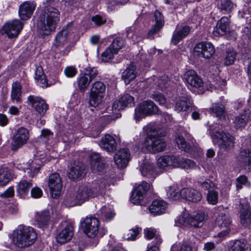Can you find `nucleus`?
<instances>
[{
  "instance_id": "f257e3e1",
  "label": "nucleus",
  "mask_w": 251,
  "mask_h": 251,
  "mask_svg": "<svg viewBox=\"0 0 251 251\" xmlns=\"http://www.w3.org/2000/svg\"><path fill=\"white\" fill-rule=\"evenodd\" d=\"M60 12L55 7L47 6L40 14L37 27L42 35H49L55 31L60 20Z\"/></svg>"
},
{
  "instance_id": "f03ea898",
  "label": "nucleus",
  "mask_w": 251,
  "mask_h": 251,
  "mask_svg": "<svg viewBox=\"0 0 251 251\" xmlns=\"http://www.w3.org/2000/svg\"><path fill=\"white\" fill-rule=\"evenodd\" d=\"M11 238L16 246L24 248L31 246L35 242L37 234L31 227L20 226L14 230Z\"/></svg>"
},
{
  "instance_id": "7ed1b4c3",
  "label": "nucleus",
  "mask_w": 251,
  "mask_h": 251,
  "mask_svg": "<svg viewBox=\"0 0 251 251\" xmlns=\"http://www.w3.org/2000/svg\"><path fill=\"white\" fill-rule=\"evenodd\" d=\"M206 217V215L201 212L194 213L191 215L184 213L177 218L175 224L178 226H190L195 227H200L204 224Z\"/></svg>"
},
{
  "instance_id": "20e7f679",
  "label": "nucleus",
  "mask_w": 251,
  "mask_h": 251,
  "mask_svg": "<svg viewBox=\"0 0 251 251\" xmlns=\"http://www.w3.org/2000/svg\"><path fill=\"white\" fill-rule=\"evenodd\" d=\"M84 232L90 238L101 237L105 233V230L100 231V223L98 219L93 216L86 217L81 222Z\"/></svg>"
},
{
  "instance_id": "39448f33",
  "label": "nucleus",
  "mask_w": 251,
  "mask_h": 251,
  "mask_svg": "<svg viewBox=\"0 0 251 251\" xmlns=\"http://www.w3.org/2000/svg\"><path fill=\"white\" fill-rule=\"evenodd\" d=\"M144 146L150 152L155 153L163 151L166 145L164 141L159 136L158 132L152 130L148 133Z\"/></svg>"
},
{
  "instance_id": "423d86ee",
  "label": "nucleus",
  "mask_w": 251,
  "mask_h": 251,
  "mask_svg": "<svg viewBox=\"0 0 251 251\" xmlns=\"http://www.w3.org/2000/svg\"><path fill=\"white\" fill-rule=\"evenodd\" d=\"M106 92V85L100 81H96L92 83L89 93V104L96 107L102 101Z\"/></svg>"
},
{
  "instance_id": "0eeeda50",
  "label": "nucleus",
  "mask_w": 251,
  "mask_h": 251,
  "mask_svg": "<svg viewBox=\"0 0 251 251\" xmlns=\"http://www.w3.org/2000/svg\"><path fill=\"white\" fill-rule=\"evenodd\" d=\"M157 105L151 100H147L141 102L135 110L134 119L139 121L143 116H149L157 114L158 112Z\"/></svg>"
},
{
  "instance_id": "6e6552de",
  "label": "nucleus",
  "mask_w": 251,
  "mask_h": 251,
  "mask_svg": "<svg viewBox=\"0 0 251 251\" xmlns=\"http://www.w3.org/2000/svg\"><path fill=\"white\" fill-rule=\"evenodd\" d=\"M48 186L51 197L54 199L58 198L60 195L63 186L62 179L58 173H54L49 176Z\"/></svg>"
},
{
  "instance_id": "1a4fd4ad",
  "label": "nucleus",
  "mask_w": 251,
  "mask_h": 251,
  "mask_svg": "<svg viewBox=\"0 0 251 251\" xmlns=\"http://www.w3.org/2000/svg\"><path fill=\"white\" fill-rule=\"evenodd\" d=\"M62 229L56 236V241L65 244L70 241L74 235V225L72 222H64L61 224Z\"/></svg>"
},
{
  "instance_id": "9d476101",
  "label": "nucleus",
  "mask_w": 251,
  "mask_h": 251,
  "mask_svg": "<svg viewBox=\"0 0 251 251\" xmlns=\"http://www.w3.org/2000/svg\"><path fill=\"white\" fill-rule=\"evenodd\" d=\"M29 138L28 130L23 127L19 128L13 138L11 144V150L13 151H17L27 143Z\"/></svg>"
},
{
  "instance_id": "9b49d317",
  "label": "nucleus",
  "mask_w": 251,
  "mask_h": 251,
  "mask_svg": "<svg viewBox=\"0 0 251 251\" xmlns=\"http://www.w3.org/2000/svg\"><path fill=\"white\" fill-rule=\"evenodd\" d=\"M194 52L195 54L198 56L209 58L215 53V49L211 43L201 42L195 46Z\"/></svg>"
},
{
  "instance_id": "f8f14e48",
  "label": "nucleus",
  "mask_w": 251,
  "mask_h": 251,
  "mask_svg": "<svg viewBox=\"0 0 251 251\" xmlns=\"http://www.w3.org/2000/svg\"><path fill=\"white\" fill-rule=\"evenodd\" d=\"M215 136L217 138V144L221 150L228 151L233 148L234 138L229 134L217 132Z\"/></svg>"
},
{
  "instance_id": "ddd939ff",
  "label": "nucleus",
  "mask_w": 251,
  "mask_h": 251,
  "mask_svg": "<svg viewBox=\"0 0 251 251\" xmlns=\"http://www.w3.org/2000/svg\"><path fill=\"white\" fill-rule=\"evenodd\" d=\"M180 157L174 155L161 156L157 160V165L160 169L163 170H167L171 167H179Z\"/></svg>"
},
{
  "instance_id": "4468645a",
  "label": "nucleus",
  "mask_w": 251,
  "mask_h": 251,
  "mask_svg": "<svg viewBox=\"0 0 251 251\" xmlns=\"http://www.w3.org/2000/svg\"><path fill=\"white\" fill-rule=\"evenodd\" d=\"M86 166L79 162H75L70 167L67 176L69 179L76 180L82 179L86 173Z\"/></svg>"
},
{
  "instance_id": "2eb2a0df",
  "label": "nucleus",
  "mask_w": 251,
  "mask_h": 251,
  "mask_svg": "<svg viewBox=\"0 0 251 251\" xmlns=\"http://www.w3.org/2000/svg\"><path fill=\"white\" fill-rule=\"evenodd\" d=\"M27 100L35 111L41 116H44L49 109L48 104L45 100L41 97L30 95L27 98Z\"/></svg>"
},
{
  "instance_id": "dca6fc26",
  "label": "nucleus",
  "mask_w": 251,
  "mask_h": 251,
  "mask_svg": "<svg viewBox=\"0 0 251 251\" xmlns=\"http://www.w3.org/2000/svg\"><path fill=\"white\" fill-rule=\"evenodd\" d=\"M151 187V184L145 181H143L135 189L131 197V202L135 204H140L144 199L148 191Z\"/></svg>"
},
{
  "instance_id": "f3484780",
  "label": "nucleus",
  "mask_w": 251,
  "mask_h": 251,
  "mask_svg": "<svg viewBox=\"0 0 251 251\" xmlns=\"http://www.w3.org/2000/svg\"><path fill=\"white\" fill-rule=\"evenodd\" d=\"M23 26V24L20 21L15 20L6 24L3 27V30L9 38H12L18 35Z\"/></svg>"
},
{
  "instance_id": "a211bd4d",
  "label": "nucleus",
  "mask_w": 251,
  "mask_h": 251,
  "mask_svg": "<svg viewBox=\"0 0 251 251\" xmlns=\"http://www.w3.org/2000/svg\"><path fill=\"white\" fill-rule=\"evenodd\" d=\"M114 159L118 168L122 169L126 167L130 160V152L128 149H120L115 154Z\"/></svg>"
},
{
  "instance_id": "6ab92c4d",
  "label": "nucleus",
  "mask_w": 251,
  "mask_h": 251,
  "mask_svg": "<svg viewBox=\"0 0 251 251\" xmlns=\"http://www.w3.org/2000/svg\"><path fill=\"white\" fill-rule=\"evenodd\" d=\"M90 166L92 172L97 173L102 171L105 168L104 158L97 153H93L90 156Z\"/></svg>"
},
{
  "instance_id": "aec40b11",
  "label": "nucleus",
  "mask_w": 251,
  "mask_h": 251,
  "mask_svg": "<svg viewBox=\"0 0 251 251\" xmlns=\"http://www.w3.org/2000/svg\"><path fill=\"white\" fill-rule=\"evenodd\" d=\"M182 198L192 202L200 201L202 198L201 194L192 188H184L181 189Z\"/></svg>"
},
{
  "instance_id": "412c9836",
  "label": "nucleus",
  "mask_w": 251,
  "mask_h": 251,
  "mask_svg": "<svg viewBox=\"0 0 251 251\" xmlns=\"http://www.w3.org/2000/svg\"><path fill=\"white\" fill-rule=\"evenodd\" d=\"M231 220L229 215L225 213H221L216 219V224L221 228H225L221 232L219 233V236L224 237L227 235L229 231V226L231 224Z\"/></svg>"
},
{
  "instance_id": "4be33fe9",
  "label": "nucleus",
  "mask_w": 251,
  "mask_h": 251,
  "mask_svg": "<svg viewBox=\"0 0 251 251\" xmlns=\"http://www.w3.org/2000/svg\"><path fill=\"white\" fill-rule=\"evenodd\" d=\"M167 206V203L164 200H154L148 207V209L151 214L156 216L164 213Z\"/></svg>"
},
{
  "instance_id": "5701e85b",
  "label": "nucleus",
  "mask_w": 251,
  "mask_h": 251,
  "mask_svg": "<svg viewBox=\"0 0 251 251\" xmlns=\"http://www.w3.org/2000/svg\"><path fill=\"white\" fill-rule=\"evenodd\" d=\"M238 164L249 171H251V150H242L237 157Z\"/></svg>"
},
{
  "instance_id": "b1692460",
  "label": "nucleus",
  "mask_w": 251,
  "mask_h": 251,
  "mask_svg": "<svg viewBox=\"0 0 251 251\" xmlns=\"http://www.w3.org/2000/svg\"><path fill=\"white\" fill-rule=\"evenodd\" d=\"M185 76L187 83L191 86L199 88L203 86L202 80L194 70L188 71L186 72Z\"/></svg>"
},
{
  "instance_id": "393cba45",
  "label": "nucleus",
  "mask_w": 251,
  "mask_h": 251,
  "mask_svg": "<svg viewBox=\"0 0 251 251\" xmlns=\"http://www.w3.org/2000/svg\"><path fill=\"white\" fill-rule=\"evenodd\" d=\"M94 192L91 188L85 185L79 186L77 191L75 193L77 199L81 204L87 201L91 197H94Z\"/></svg>"
},
{
  "instance_id": "a878e982",
  "label": "nucleus",
  "mask_w": 251,
  "mask_h": 251,
  "mask_svg": "<svg viewBox=\"0 0 251 251\" xmlns=\"http://www.w3.org/2000/svg\"><path fill=\"white\" fill-rule=\"evenodd\" d=\"M229 27V20L226 17H222L217 23L213 33L215 36H222L226 34Z\"/></svg>"
},
{
  "instance_id": "bb28decb",
  "label": "nucleus",
  "mask_w": 251,
  "mask_h": 251,
  "mask_svg": "<svg viewBox=\"0 0 251 251\" xmlns=\"http://www.w3.org/2000/svg\"><path fill=\"white\" fill-rule=\"evenodd\" d=\"M35 5L29 1H26L20 6L19 14L20 18L23 20H26L30 17L35 9Z\"/></svg>"
},
{
  "instance_id": "cd10ccee",
  "label": "nucleus",
  "mask_w": 251,
  "mask_h": 251,
  "mask_svg": "<svg viewBox=\"0 0 251 251\" xmlns=\"http://www.w3.org/2000/svg\"><path fill=\"white\" fill-rule=\"evenodd\" d=\"M100 146L107 151L112 152L116 150L117 143L113 136L109 134H107L101 138Z\"/></svg>"
},
{
  "instance_id": "c85d7f7f",
  "label": "nucleus",
  "mask_w": 251,
  "mask_h": 251,
  "mask_svg": "<svg viewBox=\"0 0 251 251\" xmlns=\"http://www.w3.org/2000/svg\"><path fill=\"white\" fill-rule=\"evenodd\" d=\"M140 170L143 176L151 180H153L157 176L154 165L149 161L143 163L140 166Z\"/></svg>"
},
{
  "instance_id": "c756f323",
  "label": "nucleus",
  "mask_w": 251,
  "mask_h": 251,
  "mask_svg": "<svg viewBox=\"0 0 251 251\" xmlns=\"http://www.w3.org/2000/svg\"><path fill=\"white\" fill-rule=\"evenodd\" d=\"M71 30V24H69L64 26L56 36L55 46H60L66 43L68 41Z\"/></svg>"
},
{
  "instance_id": "7c9ffc66",
  "label": "nucleus",
  "mask_w": 251,
  "mask_h": 251,
  "mask_svg": "<svg viewBox=\"0 0 251 251\" xmlns=\"http://www.w3.org/2000/svg\"><path fill=\"white\" fill-rule=\"evenodd\" d=\"M154 18L155 24L148 32L149 38L152 37L153 35L157 33L164 25V17L160 12L158 10L155 11Z\"/></svg>"
},
{
  "instance_id": "2f4dec72",
  "label": "nucleus",
  "mask_w": 251,
  "mask_h": 251,
  "mask_svg": "<svg viewBox=\"0 0 251 251\" xmlns=\"http://www.w3.org/2000/svg\"><path fill=\"white\" fill-rule=\"evenodd\" d=\"M251 120V109H248L243 111V113L235 117L234 124L236 128L244 127Z\"/></svg>"
},
{
  "instance_id": "473e14b6",
  "label": "nucleus",
  "mask_w": 251,
  "mask_h": 251,
  "mask_svg": "<svg viewBox=\"0 0 251 251\" xmlns=\"http://www.w3.org/2000/svg\"><path fill=\"white\" fill-rule=\"evenodd\" d=\"M240 221L242 225L247 226L251 224L250 206L248 202L242 204L240 210Z\"/></svg>"
},
{
  "instance_id": "72a5a7b5",
  "label": "nucleus",
  "mask_w": 251,
  "mask_h": 251,
  "mask_svg": "<svg viewBox=\"0 0 251 251\" xmlns=\"http://www.w3.org/2000/svg\"><path fill=\"white\" fill-rule=\"evenodd\" d=\"M137 74L136 66L131 64L123 72L122 78L127 85L135 78Z\"/></svg>"
},
{
  "instance_id": "f704fd0d",
  "label": "nucleus",
  "mask_w": 251,
  "mask_h": 251,
  "mask_svg": "<svg viewBox=\"0 0 251 251\" xmlns=\"http://www.w3.org/2000/svg\"><path fill=\"white\" fill-rule=\"evenodd\" d=\"M22 86L16 81L12 84L10 99L13 103H18L22 101Z\"/></svg>"
},
{
  "instance_id": "c9c22d12",
  "label": "nucleus",
  "mask_w": 251,
  "mask_h": 251,
  "mask_svg": "<svg viewBox=\"0 0 251 251\" xmlns=\"http://www.w3.org/2000/svg\"><path fill=\"white\" fill-rule=\"evenodd\" d=\"M40 161L38 159H35L34 160H29L26 164V167H24L25 172H27L29 176L33 177L36 175L40 168L39 164Z\"/></svg>"
},
{
  "instance_id": "e433bc0d",
  "label": "nucleus",
  "mask_w": 251,
  "mask_h": 251,
  "mask_svg": "<svg viewBox=\"0 0 251 251\" xmlns=\"http://www.w3.org/2000/svg\"><path fill=\"white\" fill-rule=\"evenodd\" d=\"M52 213L49 210H44L36 212L34 219L39 226L46 225L50 219Z\"/></svg>"
},
{
  "instance_id": "4c0bfd02",
  "label": "nucleus",
  "mask_w": 251,
  "mask_h": 251,
  "mask_svg": "<svg viewBox=\"0 0 251 251\" xmlns=\"http://www.w3.org/2000/svg\"><path fill=\"white\" fill-rule=\"evenodd\" d=\"M191 29L189 26L184 25L180 29L174 31L172 38V43L176 45L181 40L188 35Z\"/></svg>"
},
{
  "instance_id": "58836bf2",
  "label": "nucleus",
  "mask_w": 251,
  "mask_h": 251,
  "mask_svg": "<svg viewBox=\"0 0 251 251\" xmlns=\"http://www.w3.org/2000/svg\"><path fill=\"white\" fill-rule=\"evenodd\" d=\"M191 106L190 99L187 96H183L179 98L176 102L175 110L177 112L187 111L189 110Z\"/></svg>"
},
{
  "instance_id": "ea45409f",
  "label": "nucleus",
  "mask_w": 251,
  "mask_h": 251,
  "mask_svg": "<svg viewBox=\"0 0 251 251\" xmlns=\"http://www.w3.org/2000/svg\"><path fill=\"white\" fill-rule=\"evenodd\" d=\"M152 79L154 84L162 90L167 88L171 83L170 77L167 75H163L161 77L154 76Z\"/></svg>"
},
{
  "instance_id": "a19ab883",
  "label": "nucleus",
  "mask_w": 251,
  "mask_h": 251,
  "mask_svg": "<svg viewBox=\"0 0 251 251\" xmlns=\"http://www.w3.org/2000/svg\"><path fill=\"white\" fill-rule=\"evenodd\" d=\"M145 234L146 238L149 240L154 238L152 246L158 247L162 243V239L155 229L153 228L146 229L145 230Z\"/></svg>"
},
{
  "instance_id": "79ce46f5",
  "label": "nucleus",
  "mask_w": 251,
  "mask_h": 251,
  "mask_svg": "<svg viewBox=\"0 0 251 251\" xmlns=\"http://www.w3.org/2000/svg\"><path fill=\"white\" fill-rule=\"evenodd\" d=\"M32 186L31 181H28L26 180H21L17 186V192L21 196H24L26 195L29 190V189Z\"/></svg>"
},
{
  "instance_id": "37998d69",
  "label": "nucleus",
  "mask_w": 251,
  "mask_h": 251,
  "mask_svg": "<svg viewBox=\"0 0 251 251\" xmlns=\"http://www.w3.org/2000/svg\"><path fill=\"white\" fill-rule=\"evenodd\" d=\"M92 82L88 78V76L84 74H81L77 78V86L79 90L82 92H85L88 88L90 83Z\"/></svg>"
},
{
  "instance_id": "c03bdc74",
  "label": "nucleus",
  "mask_w": 251,
  "mask_h": 251,
  "mask_svg": "<svg viewBox=\"0 0 251 251\" xmlns=\"http://www.w3.org/2000/svg\"><path fill=\"white\" fill-rule=\"evenodd\" d=\"M215 116L220 120L225 119L226 116V112L224 106L223 104L215 103L210 108Z\"/></svg>"
},
{
  "instance_id": "a18cd8bd",
  "label": "nucleus",
  "mask_w": 251,
  "mask_h": 251,
  "mask_svg": "<svg viewBox=\"0 0 251 251\" xmlns=\"http://www.w3.org/2000/svg\"><path fill=\"white\" fill-rule=\"evenodd\" d=\"M11 178V173L7 168H0V185L5 186Z\"/></svg>"
},
{
  "instance_id": "49530a36",
  "label": "nucleus",
  "mask_w": 251,
  "mask_h": 251,
  "mask_svg": "<svg viewBox=\"0 0 251 251\" xmlns=\"http://www.w3.org/2000/svg\"><path fill=\"white\" fill-rule=\"evenodd\" d=\"M99 214L105 220H110L115 215L113 207L110 205L101 207Z\"/></svg>"
},
{
  "instance_id": "de8ad7c7",
  "label": "nucleus",
  "mask_w": 251,
  "mask_h": 251,
  "mask_svg": "<svg viewBox=\"0 0 251 251\" xmlns=\"http://www.w3.org/2000/svg\"><path fill=\"white\" fill-rule=\"evenodd\" d=\"M198 185L205 190L214 188L215 185L212 181L204 176H200L197 178Z\"/></svg>"
},
{
  "instance_id": "09e8293b",
  "label": "nucleus",
  "mask_w": 251,
  "mask_h": 251,
  "mask_svg": "<svg viewBox=\"0 0 251 251\" xmlns=\"http://www.w3.org/2000/svg\"><path fill=\"white\" fill-rule=\"evenodd\" d=\"M107 185V181L104 179L100 181V182H98L96 184V185L94 187V189L93 190V191L94 192V197L98 195H104L106 193Z\"/></svg>"
},
{
  "instance_id": "8fccbe9b",
  "label": "nucleus",
  "mask_w": 251,
  "mask_h": 251,
  "mask_svg": "<svg viewBox=\"0 0 251 251\" xmlns=\"http://www.w3.org/2000/svg\"><path fill=\"white\" fill-rule=\"evenodd\" d=\"M236 56L237 53L235 50L231 49L227 50L225 54L224 64L226 66L232 64L236 59Z\"/></svg>"
},
{
  "instance_id": "3c124183",
  "label": "nucleus",
  "mask_w": 251,
  "mask_h": 251,
  "mask_svg": "<svg viewBox=\"0 0 251 251\" xmlns=\"http://www.w3.org/2000/svg\"><path fill=\"white\" fill-rule=\"evenodd\" d=\"M176 140L179 148L186 152H190L191 151V146L186 143L182 135H178L176 137Z\"/></svg>"
},
{
  "instance_id": "603ef678",
  "label": "nucleus",
  "mask_w": 251,
  "mask_h": 251,
  "mask_svg": "<svg viewBox=\"0 0 251 251\" xmlns=\"http://www.w3.org/2000/svg\"><path fill=\"white\" fill-rule=\"evenodd\" d=\"M179 164V167L186 170L193 169L197 167V164L194 161L182 157H180Z\"/></svg>"
},
{
  "instance_id": "864d4df0",
  "label": "nucleus",
  "mask_w": 251,
  "mask_h": 251,
  "mask_svg": "<svg viewBox=\"0 0 251 251\" xmlns=\"http://www.w3.org/2000/svg\"><path fill=\"white\" fill-rule=\"evenodd\" d=\"M64 203L67 207H72L81 204L75 194L68 195L64 200Z\"/></svg>"
},
{
  "instance_id": "5fc2aeb1",
  "label": "nucleus",
  "mask_w": 251,
  "mask_h": 251,
  "mask_svg": "<svg viewBox=\"0 0 251 251\" xmlns=\"http://www.w3.org/2000/svg\"><path fill=\"white\" fill-rule=\"evenodd\" d=\"M250 184L248 177L244 175L240 176L236 178V187L238 190L242 188L243 186L250 187Z\"/></svg>"
},
{
  "instance_id": "6e6d98bb",
  "label": "nucleus",
  "mask_w": 251,
  "mask_h": 251,
  "mask_svg": "<svg viewBox=\"0 0 251 251\" xmlns=\"http://www.w3.org/2000/svg\"><path fill=\"white\" fill-rule=\"evenodd\" d=\"M218 192L213 188L209 190L207 195V200L208 202L213 205L216 204L218 202Z\"/></svg>"
},
{
  "instance_id": "4d7b16f0",
  "label": "nucleus",
  "mask_w": 251,
  "mask_h": 251,
  "mask_svg": "<svg viewBox=\"0 0 251 251\" xmlns=\"http://www.w3.org/2000/svg\"><path fill=\"white\" fill-rule=\"evenodd\" d=\"M167 196L170 200H178L182 198L181 190L180 191H176L174 187H170L167 192Z\"/></svg>"
},
{
  "instance_id": "13d9d810",
  "label": "nucleus",
  "mask_w": 251,
  "mask_h": 251,
  "mask_svg": "<svg viewBox=\"0 0 251 251\" xmlns=\"http://www.w3.org/2000/svg\"><path fill=\"white\" fill-rule=\"evenodd\" d=\"M114 50L109 47L101 55V59L103 62H108L113 58L115 54L117 53L114 52Z\"/></svg>"
},
{
  "instance_id": "bf43d9fd",
  "label": "nucleus",
  "mask_w": 251,
  "mask_h": 251,
  "mask_svg": "<svg viewBox=\"0 0 251 251\" xmlns=\"http://www.w3.org/2000/svg\"><path fill=\"white\" fill-rule=\"evenodd\" d=\"M248 246L246 243L240 240L236 241L229 251H247Z\"/></svg>"
},
{
  "instance_id": "052dcab7",
  "label": "nucleus",
  "mask_w": 251,
  "mask_h": 251,
  "mask_svg": "<svg viewBox=\"0 0 251 251\" xmlns=\"http://www.w3.org/2000/svg\"><path fill=\"white\" fill-rule=\"evenodd\" d=\"M234 4L230 0H222L221 1V9L226 12L229 13L233 9Z\"/></svg>"
},
{
  "instance_id": "680f3d73",
  "label": "nucleus",
  "mask_w": 251,
  "mask_h": 251,
  "mask_svg": "<svg viewBox=\"0 0 251 251\" xmlns=\"http://www.w3.org/2000/svg\"><path fill=\"white\" fill-rule=\"evenodd\" d=\"M121 102L125 107L132 106L134 104V98L129 94H125L120 98Z\"/></svg>"
},
{
  "instance_id": "e2e57ef3",
  "label": "nucleus",
  "mask_w": 251,
  "mask_h": 251,
  "mask_svg": "<svg viewBox=\"0 0 251 251\" xmlns=\"http://www.w3.org/2000/svg\"><path fill=\"white\" fill-rule=\"evenodd\" d=\"M123 45V40L120 38H117L113 40L109 47L114 50V52L118 53L119 50L122 48Z\"/></svg>"
},
{
  "instance_id": "0e129e2a",
  "label": "nucleus",
  "mask_w": 251,
  "mask_h": 251,
  "mask_svg": "<svg viewBox=\"0 0 251 251\" xmlns=\"http://www.w3.org/2000/svg\"><path fill=\"white\" fill-rule=\"evenodd\" d=\"M151 98L157 101L160 105H165L167 102L166 99L159 92H154L151 94Z\"/></svg>"
},
{
  "instance_id": "69168bd1",
  "label": "nucleus",
  "mask_w": 251,
  "mask_h": 251,
  "mask_svg": "<svg viewBox=\"0 0 251 251\" xmlns=\"http://www.w3.org/2000/svg\"><path fill=\"white\" fill-rule=\"evenodd\" d=\"M35 79L40 81V82L43 84L46 83L45 75H44L42 72V68L40 67H38L35 72Z\"/></svg>"
},
{
  "instance_id": "338daca9",
  "label": "nucleus",
  "mask_w": 251,
  "mask_h": 251,
  "mask_svg": "<svg viewBox=\"0 0 251 251\" xmlns=\"http://www.w3.org/2000/svg\"><path fill=\"white\" fill-rule=\"evenodd\" d=\"M171 251H192V249L187 244H182L180 247L175 244L172 247Z\"/></svg>"
},
{
  "instance_id": "774afa93",
  "label": "nucleus",
  "mask_w": 251,
  "mask_h": 251,
  "mask_svg": "<svg viewBox=\"0 0 251 251\" xmlns=\"http://www.w3.org/2000/svg\"><path fill=\"white\" fill-rule=\"evenodd\" d=\"M245 1L247 3L243 9V15L241 16L243 18H248V15L251 14V0H246Z\"/></svg>"
}]
</instances>
